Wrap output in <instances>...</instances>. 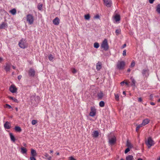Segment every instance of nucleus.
<instances>
[{
  "mask_svg": "<svg viewBox=\"0 0 160 160\" xmlns=\"http://www.w3.org/2000/svg\"><path fill=\"white\" fill-rule=\"evenodd\" d=\"M99 17V16L98 15H96L95 16V18H98Z\"/></svg>",
  "mask_w": 160,
  "mask_h": 160,
  "instance_id": "54",
  "label": "nucleus"
},
{
  "mask_svg": "<svg viewBox=\"0 0 160 160\" xmlns=\"http://www.w3.org/2000/svg\"><path fill=\"white\" fill-rule=\"evenodd\" d=\"M126 85L127 86H128V83L127 82H125V83Z\"/></svg>",
  "mask_w": 160,
  "mask_h": 160,
  "instance_id": "58",
  "label": "nucleus"
},
{
  "mask_svg": "<svg viewBox=\"0 0 160 160\" xmlns=\"http://www.w3.org/2000/svg\"><path fill=\"white\" fill-rule=\"evenodd\" d=\"M126 146L128 147V148H131L132 147V145L128 141H127V142Z\"/></svg>",
  "mask_w": 160,
  "mask_h": 160,
  "instance_id": "25",
  "label": "nucleus"
},
{
  "mask_svg": "<svg viewBox=\"0 0 160 160\" xmlns=\"http://www.w3.org/2000/svg\"><path fill=\"white\" fill-rule=\"evenodd\" d=\"M7 25L6 23L3 22L1 24H0V28L3 29L7 27Z\"/></svg>",
  "mask_w": 160,
  "mask_h": 160,
  "instance_id": "21",
  "label": "nucleus"
},
{
  "mask_svg": "<svg viewBox=\"0 0 160 160\" xmlns=\"http://www.w3.org/2000/svg\"><path fill=\"white\" fill-rule=\"evenodd\" d=\"M102 68V63L101 62H98L96 65V69L98 71L99 70Z\"/></svg>",
  "mask_w": 160,
  "mask_h": 160,
  "instance_id": "17",
  "label": "nucleus"
},
{
  "mask_svg": "<svg viewBox=\"0 0 160 160\" xmlns=\"http://www.w3.org/2000/svg\"><path fill=\"white\" fill-rule=\"evenodd\" d=\"M60 19L58 17H56L53 20V22L55 25H58L59 23Z\"/></svg>",
  "mask_w": 160,
  "mask_h": 160,
  "instance_id": "12",
  "label": "nucleus"
},
{
  "mask_svg": "<svg viewBox=\"0 0 160 160\" xmlns=\"http://www.w3.org/2000/svg\"><path fill=\"white\" fill-rule=\"evenodd\" d=\"M37 122H38V121L37 120H33L32 121V124L33 125H35V124L37 123Z\"/></svg>",
  "mask_w": 160,
  "mask_h": 160,
  "instance_id": "41",
  "label": "nucleus"
},
{
  "mask_svg": "<svg viewBox=\"0 0 160 160\" xmlns=\"http://www.w3.org/2000/svg\"><path fill=\"white\" fill-rule=\"evenodd\" d=\"M18 45L19 46L22 48H26L28 45L25 40L23 39H22L20 41Z\"/></svg>",
  "mask_w": 160,
  "mask_h": 160,
  "instance_id": "4",
  "label": "nucleus"
},
{
  "mask_svg": "<svg viewBox=\"0 0 160 160\" xmlns=\"http://www.w3.org/2000/svg\"><path fill=\"white\" fill-rule=\"evenodd\" d=\"M150 122V120L149 119L146 118L144 119L142 121V125L143 126H145L147 125L148 123Z\"/></svg>",
  "mask_w": 160,
  "mask_h": 160,
  "instance_id": "14",
  "label": "nucleus"
},
{
  "mask_svg": "<svg viewBox=\"0 0 160 160\" xmlns=\"http://www.w3.org/2000/svg\"><path fill=\"white\" fill-rule=\"evenodd\" d=\"M10 65L8 63H6L4 66V69L7 72H9L10 70Z\"/></svg>",
  "mask_w": 160,
  "mask_h": 160,
  "instance_id": "13",
  "label": "nucleus"
},
{
  "mask_svg": "<svg viewBox=\"0 0 160 160\" xmlns=\"http://www.w3.org/2000/svg\"><path fill=\"white\" fill-rule=\"evenodd\" d=\"M23 145L24 147H26L27 146V144L25 143H23Z\"/></svg>",
  "mask_w": 160,
  "mask_h": 160,
  "instance_id": "56",
  "label": "nucleus"
},
{
  "mask_svg": "<svg viewBox=\"0 0 160 160\" xmlns=\"http://www.w3.org/2000/svg\"><path fill=\"white\" fill-rule=\"evenodd\" d=\"M15 130L18 132H21L22 131V129L20 127L18 126H16L15 127Z\"/></svg>",
  "mask_w": 160,
  "mask_h": 160,
  "instance_id": "26",
  "label": "nucleus"
},
{
  "mask_svg": "<svg viewBox=\"0 0 160 160\" xmlns=\"http://www.w3.org/2000/svg\"><path fill=\"white\" fill-rule=\"evenodd\" d=\"M158 102H160V98H159V99L158 100Z\"/></svg>",
  "mask_w": 160,
  "mask_h": 160,
  "instance_id": "64",
  "label": "nucleus"
},
{
  "mask_svg": "<svg viewBox=\"0 0 160 160\" xmlns=\"http://www.w3.org/2000/svg\"><path fill=\"white\" fill-rule=\"evenodd\" d=\"M44 156L47 158L48 160H51L52 157L49 156L48 153H45Z\"/></svg>",
  "mask_w": 160,
  "mask_h": 160,
  "instance_id": "27",
  "label": "nucleus"
},
{
  "mask_svg": "<svg viewBox=\"0 0 160 160\" xmlns=\"http://www.w3.org/2000/svg\"><path fill=\"white\" fill-rule=\"evenodd\" d=\"M155 0H149V2L150 3L152 4L153 3Z\"/></svg>",
  "mask_w": 160,
  "mask_h": 160,
  "instance_id": "48",
  "label": "nucleus"
},
{
  "mask_svg": "<svg viewBox=\"0 0 160 160\" xmlns=\"http://www.w3.org/2000/svg\"><path fill=\"white\" fill-rule=\"evenodd\" d=\"M72 73L75 74L77 72V71L75 68H73L72 69Z\"/></svg>",
  "mask_w": 160,
  "mask_h": 160,
  "instance_id": "43",
  "label": "nucleus"
},
{
  "mask_svg": "<svg viewBox=\"0 0 160 160\" xmlns=\"http://www.w3.org/2000/svg\"><path fill=\"white\" fill-rule=\"evenodd\" d=\"M10 136L11 138V139L12 141L13 142H15V139L14 136L11 133H10Z\"/></svg>",
  "mask_w": 160,
  "mask_h": 160,
  "instance_id": "23",
  "label": "nucleus"
},
{
  "mask_svg": "<svg viewBox=\"0 0 160 160\" xmlns=\"http://www.w3.org/2000/svg\"><path fill=\"white\" fill-rule=\"evenodd\" d=\"M70 160H76V159L72 157L71 156L69 157Z\"/></svg>",
  "mask_w": 160,
  "mask_h": 160,
  "instance_id": "47",
  "label": "nucleus"
},
{
  "mask_svg": "<svg viewBox=\"0 0 160 160\" xmlns=\"http://www.w3.org/2000/svg\"><path fill=\"white\" fill-rule=\"evenodd\" d=\"M131 79H132V85L134 86L135 83H136V81H135V80L134 79H133L132 78H131Z\"/></svg>",
  "mask_w": 160,
  "mask_h": 160,
  "instance_id": "42",
  "label": "nucleus"
},
{
  "mask_svg": "<svg viewBox=\"0 0 160 160\" xmlns=\"http://www.w3.org/2000/svg\"><path fill=\"white\" fill-rule=\"evenodd\" d=\"M137 160H142V159L141 158H139Z\"/></svg>",
  "mask_w": 160,
  "mask_h": 160,
  "instance_id": "61",
  "label": "nucleus"
},
{
  "mask_svg": "<svg viewBox=\"0 0 160 160\" xmlns=\"http://www.w3.org/2000/svg\"><path fill=\"white\" fill-rule=\"evenodd\" d=\"M8 98L9 99L12 100L18 103V100L17 99L15 98H14L12 97L9 96L8 97Z\"/></svg>",
  "mask_w": 160,
  "mask_h": 160,
  "instance_id": "22",
  "label": "nucleus"
},
{
  "mask_svg": "<svg viewBox=\"0 0 160 160\" xmlns=\"http://www.w3.org/2000/svg\"><path fill=\"white\" fill-rule=\"evenodd\" d=\"M10 12L13 15H15L16 13V10L14 8L10 11Z\"/></svg>",
  "mask_w": 160,
  "mask_h": 160,
  "instance_id": "28",
  "label": "nucleus"
},
{
  "mask_svg": "<svg viewBox=\"0 0 160 160\" xmlns=\"http://www.w3.org/2000/svg\"><path fill=\"white\" fill-rule=\"evenodd\" d=\"M91 111L89 113V115L91 117H94L96 114V109L94 107H91L90 108Z\"/></svg>",
  "mask_w": 160,
  "mask_h": 160,
  "instance_id": "6",
  "label": "nucleus"
},
{
  "mask_svg": "<svg viewBox=\"0 0 160 160\" xmlns=\"http://www.w3.org/2000/svg\"><path fill=\"white\" fill-rule=\"evenodd\" d=\"M145 143L148 148H150L155 144L154 141L151 137H149L147 141Z\"/></svg>",
  "mask_w": 160,
  "mask_h": 160,
  "instance_id": "3",
  "label": "nucleus"
},
{
  "mask_svg": "<svg viewBox=\"0 0 160 160\" xmlns=\"http://www.w3.org/2000/svg\"><path fill=\"white\" fill-rule=\"evenodd\" d=\"M4 127L6 129H9L11 128L10 124L8 122H6L4 124Z\"/></svg>",
  "mask_w": 160,
  "mask_h": 160,
  "instance_id": "16",
  "label": "nucleus"
},
{
  "mask_svg": "<svg viewBox=\"0 0 160 160\" xmlns=\"http://www.w3.org/2000/svg\"><path fill=\"white\" fill-rule=\"evenodd\" d=\"M114 19L116 22L119 21L120 20V17L119 15H116L114 17Z\"/></svg>",
  "mask_w": 160,
  "mask_h": 160,
  "instance_id": "18",
  "label": "nucleus"
},
{
  "mask_svg": "<svg viewBox=\"0 0 160 160\" xmlns=\"http://www.w3.org/2000/svg\"><path fill=\"white\" fill-rule=\"evenodd\" d=\"M4 107L5 108H7L8 109H11L12 108V107L8 104H6L5 105Z\"/></svg>",
  "mask_w": 160,
  "mask_h": 160,
  "instance_id": "38",
  "label": "nucleus"
},
{
  "mask_svg": "<svg viewBox=\"0 0 160 160\" xmlns=\"http://www.w3.org/2000/svg\"><path fill=\"white\" fill-rule=\"evenodd\" d=\"M143 126L142 125V123L141 124L137 125V127L136 128V131L138 132L140 128Z\"/></svg>",
  "mask_w": 160,
  "mask_h": 160,
  "instance_id": "31",
  "label": "nucleus"
},
{
  "mask_svg": "<svg viewBox=\"0 0 160 160\" xmlns=\"http://www.w3.org/2000/svg\"><path fill=\"white\" fill-rule=\"evenodd\" d=\"M22 78V76L21 75H19L18 77V79L19 80H20Z\"/></svg>",
  "mask_w": 160,
  "mask_h": 160,
  "instance_id": "50",
  "label": "nucleus"
},
{
  "mask_svg": "<svg viewBox=\"0 0 160 160\" xmlns=\"http://www.w3.org/2000/svg\"><path fill=\"white\" fill-rule=\"evenodd\" d=\"M131 71V70L130 68H128L127 70V72H130Z\"/></svg>",
  "mask_w": 160,
  "mask_h": 160,
  "instance_id": "57",
  "label": "nucleus"
},
{
  "mask_svg": "<svg viewBox=\"0 0 160 160\" xmlns=\"http://www.w3.org/2000/svg\"><path fill=\"white\" fill-rule=\"evenodd\" d=\"M121 30L120 29H117L116 30L115 33L117 35H118L120 33Z\"/></svg>",
  "mask_w": 160,
  "mask_h": 160,
  "instance_id": "35",
  "label": "nucleus"
},
{
  "mask_svg": "<svg viewBox=\"0 0 160 160\" xmlns=\"http://www.w3.org/2000/svg\"><path fill=\"white\" fill-rule=\"evenodd\" d=\"M125 65V62L123 61H118L117 65V68L119 69H123Z\"/></svg>",
  "mask_w": 160,
  "mask_h": 160,
  "instance_id": "5",
  "label": "nucleus"
},
{
  "mask_svg": "<svg viewBox=\"0 0 160 160\" xmlns=\"http://www.w3.org/2000/svg\"><path fill=\"white\" fill-rule=\"evenodd\" d=\"M99 44L97 42L94 43V47L96 48H98L99 47Z\"/></svg>",
  "mask_w": 160,
  "mask_h": 160,
  "instance_id": "33",
  "label": "nucleus"
},
{
  "mask_svg": "<svg viewBox=\"0 0 160 160\" xmlns=\"http://www.w3.org/2000/svg\"><path fill=\"white\" fill-rule=\"evenodd\" d=\"M34 157L33 156L31 157L30 158V160H36Z\"/></svg>",
  "mask_w": 160,
  "mask_h": 160,
  "instance_id": "46",
  "label": "nucleus"
},
{
  "mask_svg": "<svg viewBox=\"0 0 160 160\" xmlns=\"http://www.w3.org/2000/svg\"><path fill=\"white\" fill-rule=\"evenodd\" d=\"M53 152V151L52 150H50V153H52Z\"/></svg>",
  "mask_w": 160,
  "mask_h": 160,
  "instance_id": "63",
  "label": "nucleus"
},
{
  "mask_svg": "<svg viewBox=\"0 0 160 160\" xmlns=\"http://www.w3.org/2000/svg\"><path fill=\"white\" fill-rule=\"evenodd\" d=\"M123 55L124 56H125L126 55V50H124L122 53Z\"/></svg>",
  "mask_w": 160,
  "mask_h": 160,
  "instance_id": "45",
  "label": "nucleus"
},
{
  "mask_svg": "<svg viewBox=\"0 0 160 160\" xmlns=\"http://www.w3.org/2000/svg\"><path fill=\"white\" fill-rule=\"evenodd\" d=\"M98 98L99 99H101L104 96L103 93L102 92H100L98 93L97 94Z\"/></svg>",
  "mask_w": 160,
  "mask_h": 160,
  "instance_id": "19",
  "label": "nucleus"
},
{
  "mask_svg": "<svg viewBox=\"0 0 160 160\" xmlns=\"http://www.w3.org/2000/svg\"><path fill=\"white\" fill-rule=\"evenodd\" d=\"M9 90L12 93H14L17 92V89L15 85H12L9 87Z\"/></svg>",
  "mask_w": 160,
  "mask_h": 160,
  "instance_id": "7",
  "label": "nucleus"
},
{
  "mask_svg": "<svg viewBox=\"0 0 160 160\" xmlns=\"http://www.w3.org/2000/svg\"><path fill=\"white\" fill-rule=\"evenodd\" d=\"M31 156L35 157L37 156V153L35 150L33 149L31 150Z\"/></svg>",
  "mask_w": 160,
  "mask_h": 160,
  "instance_id": "20",
  "label": "nucleus"
},
{
  "mask_svg": "<svg viewBox=\"0 0 160 160\" xmlns=\"http://www.w3.org/2000/svg\"><path fill=\"white\" fill-rule=\"evenodd\" d=\"M123 94L124 95H126V92L125 91H123Z\"/></svg>",
  "mask_w": 160,
  "mask_h": 160,
  "instance_id": "59",
  "label": "nucleus"
},
{
  "mask_svg": "<svg viewBox=\"0 0 160 160\" xmlns=\"http://www.w3.org/2000/svg\"><path fill=\"white\" fill-rule=\"evenodd\" d=\"M106 6L108 7H110L112 4V1L111 0H103Z\"/></svg>",
  "mask_w": 160,
  "mask_h": 160,
  "instance_id": "9",
  "label": "nucleus"
},
{
  "mask_svg": "<svg viewBox=\"0 0 160 160\" xmlns=\"http://www.w3.org/2000/svg\"><path fill=\"white\" fill-rule=\"evenodd\" d=\"M26 20L29 24H32L34 21V18L32 15L28 14L26 16Z\"/></svg>",
  "mask_w": 160,
  "mask_h": 160,
  "instance_id": "2",
  "label": "nucleus"
},
{
  "mask_svg": "<svg viewBox=\"0 0 160 160\" xmlns=\"http://www.w3.org/2000/svg\"><path fill=\"white\" fill-rule=\"evenodd\" d=\"M3 59L2 57H0V62L3 61Z\"/></svg>",
  "mask_w": 160,
  "mask_h": 160,
  "instance_id": "53",
  "label": "nucleus"
},
{
  "mask_svg": "<svg viewBox=\"0 0 160 160\" xmlns=\"http://www.w3.org/2000/svg\"><path fill=\"white\" fill-rule=\"evenodd\" d=\"M35 71L34 69L31 68L29 70V75L31 77H34L35 75Z\"/></svg>",
  "mask_w": 160,
  "mask_h": 160,
  "instance_id": "10",
  "label": "nucleus"
},
{
  "mask_svg": "<svg viewBox=\"0 0 160 160\" xmlns=\"http://www.w3.org/2000/svg\"><path fill=\"white\" fill-rule=\"evenodd\" d=\"M21 150L22 153L23 154L26 153L27 151V149L23 147L21 148Z\"/></svg>",
  "mask_w": 160,
  "mask_h": 160,
  "instance_id": "24",
  "label": "nucleus"
},
{
  "mask_svg": "<svg viewBox=\"0 0 160 160\" xmlns=\"http://www.w3.org/2000/svg\"><path fill=\"white\" fill-rule=\"evenodd\" d=\"M99 132L98 131H95L93 132L92 136L94 138H97L98 136Z\"/></svg>",
  "mask_w": 160,
  "mask_h": 160,
  "instance_id": "15",
  "label": "nucleus"
},
{
  "mask_svg": "<svg viewBox=\"0 0 160 160\" xmlns=\"http://www.w3.org/2000/svg\"><path fill=\"white\" fill-rule=\"evenodd\" d=\"M12 68H13V69H15V68H16V67H15V66H12Z\"/></svg>",
  "mask_w": 160,
  "mask_h": 160,
  "instance_id": "60",
  "label": "nucleus"
},
{
  "mask_svg": "<svg viewBox=\"0 0 160 160\" xmlns=\"http://www.w3.org/2000/svg\"><path fill=\"white\" fill-rule=\"evenodd\" d=\"M135 61L133 60L132 61L130 65V67H133L135 66Z\"/></svg>",
  "mask_w": 160,
  "mask_h": 160,
  "instance_id": "40",
  "label": "nucleus"
},
{
  "mask_svg": "<svg viewBox=\"0 0 160 160\" xmlns=\"http://www.w3.org/2000/svg\"><path fill=\"white\" fill-rule=\"evenodd\" d=\"M126 44H124L122 46V48H125L126 47Z\"/></svg>",
  "mask_w": 160,
  "mask_h": 160,
  "instance_id": "55",
  "label": "nucleus"
},
{
  "mask_svg": "<svg viewBox=\"0 0 160 160\" xmlns=\"http://www.w3.org/2000/svg\"><path fill=\"white\" fill-rule=\"evenodd\" d=\"M156 11L159 14H160V4H159L157 5Z\"/></svg>",
  "mask_w": 160,
  "mask_h": 160,
  "instance_id": "30",
  "label": "nucleus"
},
{
  "mask_svg": "<svg viewBox=\"0 0 160 160\" xmlns=\"http://www.w3.org/2000/svg\"><path fill=\"white\" fill-rule=\"evenodd\" d=\"M150 104L152 105H155V103L154 102H151Z\"/></svg>",
  "mask_w": 160,
  "mask_h": 160,
  "instance_id": "52",
  "label": "nucleus"
},
{
  "mask_svg": "<svg viewBox=\"0 0 160 160\" xmlns=\"http://www.w3.org/2000/svg\"><path fill=\"white\" fill-rule=\"evenodd\" d=\"M53 57L52 54H50L49 55L48 59L50 61H52L53 60Z\"/></svg>",
  "mask_w": 160,
  "mask_h": 160,
  "instance_id": "39",
  "label": "nucleus"
},
{
  "mask_svg": "<svg viewBox=\"0 0 160 160\" xmlns=\"http://www.w3.org/2000/svg\"><path fill=\"white\" fill-rule=\"evenodd\" d=\"M130 151V148H128L125 150V154L127 153Z\"/></svg>",
  "mask_w": 160,
  "mask_h": 160,
  "instance_id": "44",
  "label": "nucleus"
},
{
  "mask_svg": "<svg viewBox=\"0 0 160 160\" xmlns=\"http://www.w3.org/2000/svg\"><path fill=\"white\" fill-rule=\"evenodd\" d=\"M125 83V81H124L120 83V84L121 86H123L124 84Z\"/></svg>",
  "mask_w": 160,
  "mask_h": 160,
  "instance_id": "49",
  "label": "nucleus"
},
{
  "mask_svg": "<svg viewBox=\"0 0 160 160\" xmlns=\"http://www.w3.org/2000/svg\"><path fill=\"white\" fill-rule=\"evenodd\" d=\"M115 96V99L116 101H118L119 100V95L118 94H114Z\"/></svg>",
  "mask_w": 160,
  "mask_h": 160,
  "instance_id": "32",
  "label": "nucleus"
},
{
  "mask_svg": "<svg viewBox=\"0 0 160 160\" xmlns=\"http://www.w3.org/2000/svg\"><path fill=\"white\" fill-rule=\"evenodd\" d=\"M133 157L132 155H128L126 158V160H133Z\"/></svg>",
  "mask_w": 160,
  "mask_h": 160,
  "instance_id": "29",
  "label": "nucleus"
},
{
  "mask_svg": "<svg viewBox=\"0 0 160 160\" xmlns=\"http://www.w3.org/2000/svg\"><path fill=\"white\" fill-rule=\"evenodd\" d=\"M149 70L148 69H143L142 71V74L143 76L147 77L149 75Z\"/></svg>",
  "mask_w": 160,
  "mask_h": 160,
  "instance_id": "11",
  "label": "nucleus"
},
{
  "mask_svg": "<svg viewBox=\"0 0 160 160\" xmlns=\"http://www.w3.org/2000/svg\"><path fill=\"white\" fill-rule=\"evenodd\" d=\"M116 138L114 136L109 139V143L112 145L116 143Z\"/></svg>",
  "mask_w": 160,
  "mask_h": 160,
  "instance_id": "8",
  "label": "nucleus"
},
{
  "mask_svg": "<svg viewBox=\"0 0 160 160\" xmlns=\"http://www.w3.org/2000/svg\"><path fill=\"white\" fill-rule=\"evenodd\" d=\"M142 99L141 98H139L138 99V102H142Z\"/></svg>",
  "mask_w": 160,
  "mask_h": 160,
  "instance_id": "51",
  "label": "nucleus"
},
{
  "mask_svg": "<svg viewBox=\"0 0 160 160\" xmlns=\"http://www.w3.org/2000/svg\"><path fill=\"white\" fill-rule=\"evenodd\" d=\"M42 8V4H39L38 6V8L39 10H41Z\"/></svg>",
  "mask_w": 160,
  "mask_h": 160,
  "instance_id": "37",
  "label": "nucleus"
},
{
  "mask_svg": "<svg viewBox=\"0 0 160 160\" xmlns=\"http://www.w3.org/2000/svg\"><path fill=\"white\" fill-rule=\"evenodd\" d=\"M101 48L103 49L105 51H107L109 49V46L107 40L105 39L102 43Z\"/></svg>",
  "mask_w": 160,
  "mask_h": 160,
  "instance_id": "1",
  "label": "nucleus"
},
{
  "mask_svg": "<svg viewBox=\"0 0 160 160\" xmlns=\"http://www.w3.org/2000/svg\"><path fill=\"white\" fill-rule=\"evenodd\" d=\"M104 102L103 101H101L99 103V105L100 107H103L104 106Z\"/></svg>",
  "mask_w": 160,
  "mask_h": 160,
  "instance_id": "34",
  "label": "nucleus"
},
{
  "mask_svg": "<svg viewBox=\"0 0 160 160\" xmlns=\"http://www.w3.org/2000/svg\"><path fill=\"white\" fill-rule=\"evenodd\" d=\"M157 160H160V157L159 158H157Z\"/></svg>",
  "mask_w": 160,
  "mask_h": 160,
  "instance_id": "62",
  "label": "nucleus"
},
{
  "mask_svg": "<svg viewBox=\"0 0 160 160\" xmlns=\"http://www.w3.org/2000/svg\"><path fill=\"white\" fill-rule=\"evenodd\" d=\"M84 17L85 19L88 20L90 18V16L89 14H87L84 16Z\"/></svg>",
  "mask_w": 160,
  "mask_h": 160,
  "instance_id": "36",
  "label": "nucleus"
}]
</instances>
